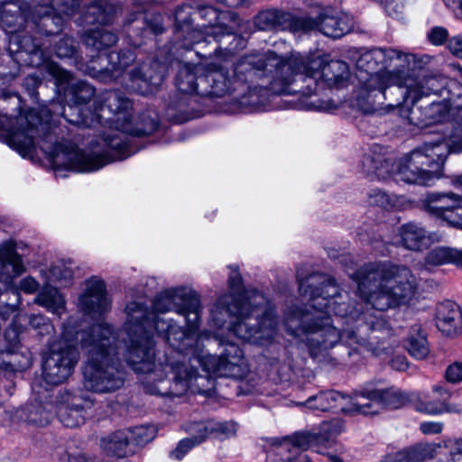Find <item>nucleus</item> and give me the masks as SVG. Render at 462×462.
<instances>
[{"label": "nucleus", "mask_w": 462, "mask_h": 462, "mask_svg": "<svg viewBox=\"0 0 462 462\" xmlns=\"http://www.w3.org/2000/svg\"><path fill=\"white\" fill-rule=\"evenodd\" d=\"M416 55L394 49H374L362 53L356 61L359 85L356 103L365 114L383 115L395 109L405 97L413 100L438 91L441 78H412L405 70L417 67Z\"/></svg>", "instance_id": "nucleus-1"}, {"label": "nucleus", "mask_w": 462, "mask_h": 462, "mask_svg": "<svg viewBox=\"0 0 462 462\" xmlns=\"http://www.w3.org/2000/svg\"><path fill=\"white\" fill-rule=\"evenodd\" d=\"M16 125L17 129L7 133V144L23 157L31 155L37 143L55 166H63L79 172H89L129 156L126 141L121 131V134H108L104 136L105 150L100 153L79 155L73 161L74 154L68 152L63 144L56 142L50 131V125L40 119L35 110H30L26 115L19 116Z\"/></svg>", "instance_id": "nucleus-2"}, {"label": "nucleus", "mask_w": 462, "mask_h": 462, "mask_svg": "<svg viewBox=\"0 0 462 462\" xmlns=\"http://www.w3.org/2000/svg\"><path fill=\"white\" fill-rule=\"evenodd\" d=\"M282 60L274 51L254 52L241 57L232 69V75L222 69L204 71L199 78V96L220 97L228 93L246 100L245 104L263 105L270 89L275 67Z\"/></svg>", "instance_id": "nucleus-3"}, {"label": "nucleus", "mask_w": 462, "mask_h": 462, "mask_svg": "<svg viewBox=\"0 0 462 462\" xmlns=\"http://www.w3.org/2000/svg\"><path fill=\"white\" fill-rule=\"evenodd\" d=\"M134 324V333L130 336V343L126 345V361L132 368L140 374L152 373L155 367L154 364V342L150 332L143 329L144 326L159 328L160 326L168 328L166 336L172 346L180 351L192 349V359L198 363L208 374L216 376H230L231 374L223 362L220 356L204 354L199 351V342L201 336L196 329H186L183 328H175L168 321L171 319H138Z\"/></svg>", "instance_id": "nucleus-4"}, {"label": "nucleus", "mask_w": 462, "mask_h": 462, "mask_svg": "<svg viewBox=\"0 0 462 462\" xmlns=\"http://www.w3.org/2000/svg\"><path fill=\"white\" fill-rule=\"evenodd\" d=\"M352 279L356 282L358 296L380 311L407 304L419 289L418 278L411 268L391 261L369 263Z\"/></svg>", "instance_id": "nucleus-5"}, {"label": "nucleus", "mask_w": 462, "mask_h": 462, "mask_svg": "<svg viewBox=\"0 0 462 462\" xmlns=\"http://www.w3.org/2000/svg\"><path fill=\"white\" fill-rule=\"evenodd\" d=\"M281 64L275 67L271 92L277 95L300 94L310 97L316 90L318 81L328 87L338 86L348 79V65L342 60L326 61L318 57L305 63L300 57L280 56Z\"/></svg>", "instance_id": "nucleus-6"}, {"label": "nucleus", "mask_w": 462, "mask_h": 462, "mask_svg": "<svg viewBox=\"0 0 462 462\" xmlns=\"http://www.w3.org/2000/svg\"><path fill=\"white\" fill-rule=\"evenodd\" d=\"M117 337L104 322L93 325L89 332L81 333V345L89 346L90 360L84 368V385L96 393H109L124 383L122 372L112 363L118 354Z\"/></svg>", "instance_id": "nucleus-7"}, {"label": "nucleus", "mask_w": 462, "mask_h": 462, "mask_svg": "<svg viewBox=\"0 0 462 462\" xmlns=\"http://www.w3.org/2000/svg\"><path fill=\"white\" fill-rule=\"evenodd\" d=\"M284 324L286 330L290 335L299 338L302 342H306L310 347V353L313 356H317L321 350H327L333 347L339 340L356 339L357 343L365 340L362 333L365 330L371 329L373 332H380L383 336L391 334L392 324L391 319H374L371 323L365 322L357 331L340 332L330 324H320L324 319H285ZM396 321L397 319H393ZM383 338V337H377Z\"/></svg>", "instance_id": "nucleus-8"}, {"label": "nucleus", "mask_w": 462, "mask_h": 462, "mask_svg": "<svg viewBox=\"0 0 462 462\" xmlns=\"http://www.w3.org/2000/svg\"><path fill=\"white\" fill-rule=\"evenodd\" d=\"M300 295L308 299V308L299 313H293V318L313 315V318L355 317L354 310L348 311L345 302L337 303L336 298L340 294L339 285L328 274L314 273L299 281Z\"/></svg>", "instance_id": "nucleus-9"}, {"label": "nucleus", "mask_w": 462, "mask_h": 462, "mask_svg": "<svg viewBox=\"0 0 462 462\" xmlns=\"http://www.w3.org/2000/svg\"><path fill=\"white\" fill-rule=\"evenodd\" d=\"M229 269L228 285L232 292L223 294L217 300L210 309L211 315L230 318H273V305L259 291L252 292L245 302H241L235 292L242 290V277L237 266L230 265Z\"/></svg>", "instance_id": "nucleus-10"}, {"label": "nucleus", "mask_w": 462, "mask_h": 462, "mask_svg": "<svg viewBox=\"0 0 462 462\" xmlns=\"http://www.w3.org/2000/svg\"><path fill=\"white\" fill-rule=\"evenodd\" d=\"M89 330H74L66 325L62 337L53 343L42 364V378L48 384H60L72 374L79 360L78 342H81V333Z\"/></svg>", "instance_id": "nucleus-11"}, {"label": "nucleus", "mask_w": 462, "mask_h": 462, "mask_svg": "<svg viewBox=\"0 0 462 462\" xmlns=\"http://www.w3.org/2000/svg\"><path fill=\"white\" fill-rule=\"evenodd\" d=\"M64 17L43 4L25 6L7 3L1 12V19L10 28L11 32L20 31L24 22V28L35 27L45 34H54L61 30Z\"/></svg>", "instance_id": "nucleus-12"}, {"label": "nucleus", "mask_w": 462, "mask_h": 462, "mask_svg": "<svg viewBox=\"0 0 462 462\" xmlns=\"http://www.w3.org/2000/svg\"><path fill=\"white\" fill-rule=\"evenodd\" d=\"M42 67L43 69L55 79L56 85L62 86L69 84L65 90V98L68 102V106L63 107L61 116L70 124L87 127L90 126L91 121L83 114L84 109L80 106L91 100L95 95L94 88L81 80L70 84L72 74L60 68L53 61H43Z\"/></svg>", "instance_id": "nucleus-13"}, {"label": "nucleus", "mask_w": 462, "mask_h": 462, "mask_svg": "<svg viewBox=\"0 0 462 462\" xmlns=\"http://www.w3.org/2000/svg\"><path fill=\"white\" fill-rule=\"evenodd\" d=\"M416 78H441L445 82L440 89L438 91H430V93L420 97L418 99L413 100L411 97L402 100L400 105L395 108L400 107V113L402 117L407 118L411 125L418 127H427L429 125L443 122L448 116V106L443 102H432L427 106H415V104L421 98L430 95H442L446 90L450 80L440 74H427L423 76H417Z\"/></svg>", "instance_id": "nucleus-14"}, {"label": "nucleus", "mask_w": 462, "mask_h": 462, "mask_svg": "<svg viewBox=\"0 0 462 462\" xmlns=\"http://www.w3.org/2000/svg\"><path fill=\"white\" fill-rule=\"evenodd\" d=\"M428 459H436L439 462L460 461L456 439L417 443L387 454L382 462H425Z\"/></svg>", "instance_id": "nucleus-15"}, {"label": "nucleus", "mask_w": 462, "mask_h": 462, "mask_svg": "<svg viewBox=\"0 0 462 462\" xmlns=\"http://www.w3.org/2000/svg\"><path fill=\"white\" fill-rule=\"evenodd\" d=\"M358 414L374 415L384 409H399L411 402L415 393H406L395 387L378 389L364 387L356 390Z\"/></svg>", "instance_id": "nucleus-16"}, {"label": "nucleus", "mask_w": 462, "mask_h": 462, "mask_svg": "<svg viewBox=\"0 0 462 462\" xmlns=\"http://www.w3.org/2000/svg\"><path fill=\"white\" fill-rule=\"evenodd\" d=\"M152 310L158 314L173 311L180 316L195 315L199 318L202 306L199 294L190 288H170L157 294L152 301Z\"/></svg>", "instance_id": "nucleus-17"}, {"label": "nucleus", "mask_w": 462, "mask_h": 462, "mask_svg": "<svg viewBox=\"0 0 462 462\" xmlns=\"http://www.w3.org/2000/svg\"><path fill=\"white\" fill-rule=\"evenodd\" d=\"M421 207L429 215L462 229V196L454 192H430L422 199Z\"/></svg>", "instance_id": "nucleus-18"}, {"label": "nucleus", "mask_w": 462, "mask_h": 462, "mask_svg": "<svg viewBox=\"0 0 462 462\" xmlns=\"http://www.w3.org/2000/svg\"><path fill=\"white\" fill-rule=\"evenodd\" d=\"M310 438L304 431H298L282 438L270 439L267 457L273 462H310V457L303 452L311 449Z\"/></svg>", "instance_id": "nucleus-19"}, {"label": "nucleus", "mask_w": 462, "mask_h": 462, "mask_svg": "<svg viewBox=\"0 0 462 462\" xmlns=\"http://www.w3.org/2000/svg\"><path fill=\"white\" fill-rule=\"evenodd\" d=\"M352 19L346 14L334 13L326 9L318 18V21L304 17L292 21L293 31L309 32L319 29L324 35L332 38H339L352 29Z\"/></svg>", "instance_id": "nucleus-20"}, {"label": "nucleus", "mask_w": 462, "mask_h": 462, "mask_svg": "<svg viewBox=\"0 0 462 462\" xmlns=\"http://www.w3.org/2000/svg\"><path fill=\"white\" fill-rule=\"evenodd\" d=\"M78 310L84 315L102 316L112 309V299L106 290V282L97 276L85 282L84 291L76 301Z\"/></svg>", "instance_id": "nucleus-21"}, {"label": "nucleus", "mask_w": 462, "mask_h": 462, "mask_svg": "<svg viewBox=\"0 0 462 462\" xmlns=\"http://www.w3.org/2000/svg\"><path fill=\"white\" fill-rule=\"evenodd\" d=\"M134 60L135 56L130 50L98 55L97 64L96 65V62L92 60L84 72L100 81L110 82L121 77Z\"/></svg>", "instance_id": "nucleus-22"}, {"label": "nucleus", "mask_w": 462, "mask_h": 462, "mask_svg": "<svg viewBox=\"0 0 462 462\" xmlns=\"http://www.w3.org/2000/svg\"><path fill=\"white\" fill-rule=\"evenodd\" d=\"M57 413L60 422L68 428H75L86 420L88 411L91 409L93 402L83 393L64 392L57 397Z\"/></svg>", "instance_id": "nucleus-23"}, {"label": "nucleus", "mask_w": 462, "mask_h": 462, "mask_svg": "<svg viewBox=\"0 0 462 462\" xmlns=\"http://www.w3.org/2000/svg\"><path fill=\"white\" fill-rule=\"evenodd\" d=\"M411 152H419L421 155V162H426L425 166L431 171H436L438 180L442 174L443 165L448 154L462 152V137L453 135L449 141L439 139L425 142Z\"/></svg>", "instance_id": "nucleus-24"}, {"label": "nucleus", "mask_w": 462, "mask_h": 462, "mask_svg": "<svg viewBox=\"0 0 462 462\" xmlns=\"http://www.w3.org/2000/svg\"><path fill=\"white\" fill-rule=\"evenodd\" d=\"M358 401L356 390L350 395H345L337 391H328L310 397L304 405L313 411L339 410L344 414L354 415L358 414V407L356 405Z\"/></svg>", "instance_id": "nucleus-25"}, {"label": "nucleus", "mask_w": 462, "mask_h": 462, "mask_svg": "<svg viewBox=\"0 0 462 462\" xmlns=\"http://www.w3.org/2000/svg\"><path fill=\"white\" fill-rule=\"evenodd\" d=\"M107 110L109 116L99 115V119L107 120L116 130L123 131V125L132 118V102L119 90L107 91L103 94L99 111Z\"/></svg>", "instance_id": "nucleus-26"}, {"label": "nucleus", "mask_w": 462, "mask_h": 462, "mask_svg": "<svg viewBox=\"0 0 462 462\" xmlns=\"http://www.w3.org/2000/svg\"><path fill=\"white\" fill-rule=\"evenodd\" d=\"M25 247L23 243L8 239L0 244V282L9 285L25 273L23 254L18 250Z\"/></svg>", "instance_id": "nucleus-27"}, {"label": "nucleus", "mask_w": 462, "mask_h": 462, "mask_svg": "<svg viewBox=\"0 0 462 462\" xmlns=\"http://www.w3.org/2000/svg\"><path fill=\"white\" fill-rule=\"evenodd\" d=\"M165 72V66L156 60L150 65H143L129 73L131 88L141 95H152L159 89Z\"/></svg>", "instance_id": "nucleus-28"}, {"label": "nucleus", "mask_w": 462, "mask_h": 462, "mask_svg": "<svg viewBox=\"0 0 462 462\" xmlns=\"http://www.w3.org/2000/svg\"><path fill=\"white\" fill-rule=\"evenodd\" d=\"M198 14L208 22V24H204L203 28L211 32L212 39L215 41H219L223 35L234 34L239 29V19L235 13L218 12L212 6H205L198 11Z\"/></svg>", "instance_id": "nucleus-29"}, {"label": "nucleus", "mask_w": 462, "mask_h": 462, "mask_svg": "<svg viewBox=\"0 0 462 462\" xmlns=\"http://www.w3.org/2000/svg\"><path fill=\"white\" fill-rule=\"evenodd\" d=\"M421 155L419 152H411L410 154L401 162L397 178L408 184L430 186L437 180L436 171L424 168L426 162H421Z\"/></svg>", "instance_id": "nucleus-30"}, {"label": "nucleus", "mask_w": 462, "mask_h": 462, "mask_svg": "<svg viewBox=\"0 0 462 462\" xmlns=\"http://www.w3.org/2000/svg\"><path fill=\"white\" fill-rule=\"evenodd\" d=\"M248 319H236L235 322L229 324L228 334H232L238 338L260 346L269 344L274 337V329L271 326H266L265 321L258 322L254 319L256 324L247 323Z\"/></svg>", "instance_id": "nucleus-31"}, {"label": "nucleus", "mask_w": 462, "mask_h": 462, "mask_svg": "<svg viewBox=\"0 0 462 462\" xmlns=\"http://www.w3.org/2000/svg\"><path fill=\"white\" fill-rule=\"evenodd\" d=\"M175 374L171 390L178 395L186 392L207 394L210 386L213 385V382L208 376L199 375L193 367L188 368L185 365L178 366Z\"/></svg>", "instance_id": "nucleus-32"}, {"label": "nucleus", "mask_w": 462, "mask_h": 462, "mask_svg": "<svg viewBox=\"0 0 462 462\" xmlns=\"http://www.w3.org/2000/svg\"><path fill=\"white\" fill-rule=\"evenodd\" d=\"M345 430V421L340 418H334L329 420L323 421L319 428V430H313L310 431H304L310 438V446L311 449L318 453H324V451L332 447L335 443V439Z\"/></svg>", "instance_id": "nucleus-33"}, {"label": "nucleus", "mask_w": 462, "mask_h": 462, "mask_svg": "<svg viewBox=\"0 0 462 462\" xmlns=\"http://www.w3.org/2000/svg\"><path fill=\"white\" fill-rule=\"evenodd\" d=\"M186 7L181 6L176 10V31L175 39L179 42L180 47L191 49L195 44L201 42H209L212 33L209 30L195 29L191 26L189 19L183 15Z\"/></svg>", "instance_id": "nucleus-34"}, {"label": "nucleus", "mask_w": 462, "mask_h": 462, "mask_svg": "<svg viewBox=\"0 0 462 462\" xmlns=\"http://www.w3.org/2000/svg\"><path fill=\"white\" fill-rule=\"evenodd\" d=\"M237 425L236 422L207 420L200 422H192L186 427L189 434L199 433L200 438L205 441L208 438H214L220 440L229 439L236 435Z\"/></svg>", "instance_id": "nucleus-35"}, {"label": "nucleus", "mask_w": 462, "mask_h": 462, "mask_svg": "<svg viewBox=\"0 0 462 462\" xmlns=\"http://www.w3.org/2000/svg\"><path fill=\"white\" fill-rule=\"evenodd\" d=\"M22 329L17 323L16 319H14L10 326L5 330L3 338H0L1 346L3 348V354L6 353L10 355L8 360H14L16 365L14 369L9 368L10 371L23 370L31 365V356L23 355V361L20 362L17 360L16 352L20 347V337Z\"/></svg>", "instance_id": "nucleus-36"}, {"label": "nucleus", "mask_w": 462, "mask_h": 462, "mask_svg": "<svg viewBox=\"0 0 462 462\" xmlns=\"http://www.w3.org/2000/svg\"><path fill=\"white\" fill-rule=\"evenodd\" d=\"M400 244L411 251H421L430 244V236L420 224L409 222L399 228Z\"/></svg>", "instance_id": "nucleus-37"}, {"label": "nucleus", "mask_w": 462, "mask_h": 462, "mask_svg": "<svg viewBox=\"0 0 462 462\" xmlns=\"http://www.w3.org/2000/svg\"><path fill=\"white\" fill-rule=\"evenodd\" d=\"M203 75L204 68L201 65L184 64L179 69L176 87L182 93L199 95V78Z\"/></svg>", "instance_id": "nucleus-38"}, {"label": "nucleus", "mask_w": 462, "mask_h": 462, "mask_svg": "<svg viewBox=\"0 0 462 462\" xmlns=\"http://www.w3.org/2000/svg\"><path fill=\"white\" fill-rule=\"evenodd\" d=\"M34 302L45 308L54 315L61 316L66 311V300L60 291L52 285L45 283L37 296Z\"/></svg>", "instance_id": "nucleus-39"}, {"label": "nucleus", "mask_w": 462, "mask_h": 462, "mask_svg": "<svg viewBox=\"0 0 462 462\" xmlns=\"http://www.w3.org/2000/svg\"><path fill=\"white\" fill-rule=\"evenodd\" d=\"M115 16L114 8L105 1H95L89 5L80 17V23L85 24H109Z\"/></svg>", "instance_id": "nucleus-40"}, {"label": "nucleus", "mask_w": 462, "mask_h": 462, "mask_svg": "<svg viewBox=\"0 0 462 462\" xmlns=\"http://www.w3.org/2000/svg\"><path fill=\"white\" fill-rule=\"evenodd\" d=\"M51 418V411L42 402L30 403L14 412V421H25L37 426L46 425Z\"/></svg>", "instance_id": "nucleus-41"}, {"label": "nucleus", "mask_w": 462, "mask_h": 462, "mask_svg": "<svg viewBox=\"0 0 462 462\" xmlns=\"http://www.w3.org/2000/svg\"><path fill=\"white\" fill-rule=\"evenodd\" d=\"M147 293L137 289H129L125 296L124 313L128 318H147L150 313Z\"/></svg>", "instance_id": "nucleus-42"}, {"label": "nucleus", "mask_w": 462, "mask_h": 462, "mask_svg": "<svg viewBox=\"0 0 462 462\" xmlns=\"http://www.w3.org/2000/svg\"><path fill=\"white\" fill-rule=\"evenodd\" d=\"M129 447L127 432L124 430L116 431L100 439V448L107 456L125 457L130 452Z\"/></svg>", "instance_id": "nucleus-43"}, {"label": "nucleus", "mask_w": 462, "mask_h": 462, "mask_svg": "<svg viewBox=\"0 0 462 462\" xmlns=\"http://www.w3.org/2000/svg\"><path fill=\"white\" fill-rule=\"evenodd\" d=\"M424 262L426 266L454 263L462 267V251L444 246L435 247L427 253Z\"/></svg>", "instance_id": "nucleus-44"}, {"label": "nucleus", "mask_w": 462, "mask_h": 462, "mask_svg": "<svg viewBox=\"0 0 462 462\" xmlns=\"http://www.w3.org/2000/svg\"><path fill=\"white\" fill-rule=\"evenodd\" d=\"M82 40L87 47L101 51L113 46L117 42V36L103 27H97L87 31Z\"/></svg>", "instance_id": "nucleus-45"}, {"label": "nucleus", "mask_w": 462, "mask_h": 462, "mask_svg": "<svg viewBox=\"0 0 462 462\" xmlns=\"http://www.w3.org/2000/svg\"><path fill=\"white\" fill-rule=\"evenodd\" d=\"M294 19L291 21L289 14L282 13L276 10H266L261 12L254 18L255 26L262 31L284 29L285 23L290 21V25ZM292 28V26H291Z\"/></svg>", "instance_id": "nucleus-46"}, {"label": "nucleus", "mask_w": 462, "mask_h": 462, "mask_svg": "<svg viewBox=\"0 0 462 462\" xmlns=\"http://www.w3.org/2000/svg\"><path fill=\"white\" fill-rule=\"evenodd\" d=\"M42 279L45 283L51 285L52 283L69 284L73 279V271L63 262H58L47 268L40 271Z\"/></svg>", "instance_id": "nucleus-47"}, {"label": "nucleus", "mask_w": 462, "mask_h": 462, "mask_svg": "<svg viewBox=\"0 0 462 462\" xmlns=\"http://www.w3.org/2000/svg\"><path fill=\"white\" fill-rule=\"evenodd\" d=\"M158 125V118L155 115L145 114L142 116L140 122L136 123L134 125L131 119H129L127 124L123 125L122 133L135 136L148 135L156 131Z\"/></svg>", "instance_id": "nucleus-48"}, {"label": "nucleus", "mask_w": 462, "mask_h": 462, "mask_svg": "<svg viewBox=\"0 0 462 462\" xmlns=\"http://www.w3.org/2000/svg\"><path fill=\"white\" fill-rule=\"evenodd\" d=\"M407 348L409 353L416 359H424L428 356L430 353L428 341L420 327L414 326L411 328Z\"/></svg>", "instance_id": "nucleus-49"}, {"label": "nucleus", "mask_w": 462, "mask_h": 462, "mask_svg": "<svg viewBox=\"0 0 462 462\" xmlns=\"http://www.w3.org/2000/svg\"><path fill=\"white\" fill-rule=\"evenodd\" d=\"M127 432L129 445L143 446L152 441L156 436V429L153 426L142 425L134 429L125 430Z\"/></svg>", "instance_id": "nucleus-50"}, {"label": "nucleus", "mask_w": 462, "mask_h": 462, "mask_svg": "<svg viewBox=\"0 0 462 462\" xmlns=\"http://www.w3.org/2000/svg\"><path fill=\"white\" fill-rule=\"evenodd\" d=\"M416 410L420 412L438 415L445 412H457L459 410L446 402V400H429L417 404Z\"/></svg>", "instance_id": "nucleus-51"}, {"label": "nucleus", "mask_w": 462, "mask_h": 462, "mask_svg": "<svg viewBox=\"0 0 462 462\" xmlns=\"http://www.w3.org/2000/svg\"><path fill=\"white\" fill-rule=\"evenodd\" d=\"M189 435V438L181 439L171 452V458L181 460L194 447L203 442V438H200L199 433Z\"/></svg>", "instance_id": "nucleus-52"}, {"label": "nucleus", "mask_w": 462, "mask_h": 462, "mask_svg": "<svg viewBox=\"0 0 462 462\" xmlns=\"http://www.w3.org/2000/svg\"><path fill=\"white\" fill-rule=\"evenodd\" d=\"M219 356L223 362L226 364L231 375H233L236 366L239 364L243 356L240 347L236 344L226 341L224 352Z\"/></svg>", "instance_id": "nucleus-53"}, {"label": "nucleus", "mask_w": 462, "mask_h": 462, "mask_svg": "<svg viewBox=\"0 0 462 462\" xmlns=\"http://www.w3.org/2000/svg\"><path fill=\"white\" fill-rule=\"evenodd\" d=\"M397 201L398 198L396 196L390 195L381 189H373L368 194V203L371 206L390 209L396 206Z\"/></svg>", "instance_id": "nucleus-54"}, {"label": "nucleus", "mask_w": 462, "mask_h": 462, "mask_svg": "<svg viewBox=\"0 0 462 462\" xmlns=\"http://www.w3.org/2000/svg\"><path fill=\"white\" fill-rule=\"evenodd\" d=\"M80 5V0H52L51 8L56 13H60L63 16L69 18L73 16Z\"/></svg>", "instance_id": "nucleus-55"}, {"label": "nucleus", "mask_w": 462, "mask_h": 462, "mask_svg": "<svg viewBox=\"0 0 462 462\" xmlns=\"http://www.w3.org/2000/svg\"><path fill=\"white\" fill-rule=\"evenodd\" d=\"M436 318H461L462 310L459 305L452 300L439 303L435 309Z\"/></svg>", "instance_id": "nucleus-56"}, {"label": "nucleus", "mask_w": 462, "mask_h": 462, "mask_svg": "<svg viewBox=\"0 0 462 462\" xmlns=\"http://www.w3.org/2000/svg\"><path fill=\"white\" fill-rule=\"evenodd\" d=\"M437 328L445 336L454 337L462 332V319H436Z\"/></svg>", "instance_id": "nucleus-57"}, {"label": "nucleus", "mask_w": 462, "mask_h": 462, "mask_svg": "<svg viewBox=\"0 0 462 462\" xmlns=\"http://www.w3.org/2000/svg\"><path fill=\"white\" fill-rule=\"evenodd\" d=\"M75 52V41L71 37H63L55 45V53L59 58H70Z\"/></svg>", "instance_id": "nucleus-58"}, {"label": "nucleus", "mask_w": 462, "mask_h": 462, "mask_svg": "<svg viewBox=\"0 0 462 462\" xmlns=\"http://www.w3.org/2000/svg\"><path fill=\"white\" fill-rule=\"evenodd\" d=\"M381 165L382 160L380 157L371 153L365 154L361 161L362 171L367 175L376 173Z\"/></svg>", "instance_id": "nucleus-59"}, {"label": "nucleus", "mask_w": 462, "mask_h": 462, "mask_svg": "<svg viewBox=\"0 0 462 462\" xmlns=\"http://www.w3.org/2000/svg\"><path fill=\"white\" fill-rule=\"evenodd\" d=\"M447 381L457 383L462 381V363L455 362L448 366L445 374Z\"/></svg>", "instance_id": "nucleus-60"}, {"label": "nucleus", "mask_w": 462, "mask_h": 462, "mask_svg": "<svg viewBox=\"0 0 462 462\" xmlns=\"http://www.w3.org/2000/svg\"><path fill=\"white\" fill-rule=\"evenodd\" d=\"M448 32L444 27H433L428 34L430 42L434 45H442L448 39Z\"/></svg>", "instance_id": "nucleus-61"}, {"label": "nucleus", "mask_w": 462, "mask_h": 462, "mask_svg": "<svg viewBox=\"0 0 462 462\" xmlns=\"http://www.w3.org/2000/svg\"><path fill=\"white\" fill-rule=\"evenodd\" d=\"M384 10L389 16L399 18L402 14L403 4L402 0H385Z\"/></svg>", "instance_id": "nucleus-62"}, {"label": "nucleus", "mask_w": 462, "mask_h": 462, "mask_svg": "<svg viewBox=\"0 0 462 462\" xmlns=\"http://www.w3.org/2000/svg\"><path fill=\"white\" fill-rule=\"evenodd\" d=\"M40 288V283L32 276H26L19 282V289L27 294L36 292Z\"/></svg>", "instance_id": "nucleus-63"}, {"label": "nucleus", "mask_w": 462, "mask_h": 462, "mask_svg": "<svg viewBox=\"0 0 462 462\" xmlns=\"http://www.w3.org/2000/svg\"><path fill=\"white\" fill-rule=\"evenodd\" d=\"M448 49L454 56L462 59V34L451 37L448 42Z\"/></svg>", "instance_id": "nucleus-64"}]
</instances>
